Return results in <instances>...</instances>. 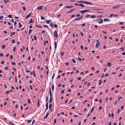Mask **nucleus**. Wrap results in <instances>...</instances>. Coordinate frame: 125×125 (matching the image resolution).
<instances>
[{
    "instance_id": "f257e3e1",
    "label": "nucleus",
    "mask_w": 125,
    "mask_h": 125,
    "mask_svg": "<svg viewBox=\"0 0 125 125\" xmlns=\"http://www.w3.org/2000/svg\"><path fill=\"white\" fill-rule=\"evenodd\" d=\"M96 42H97L96 44L95 47H96L97 48L100 45V42H99V41L98 40H96Z\"/></svg>"
},
{
    "instance_id": "f03ea898",
    "label": "nucleus",
    "mask_w": 125,
    "mask_h": 125,
    "mask_svg": "<svg viewBox=\"0 0 125 125\" xmlns=\"http://www.w3.org/2000/svg\"><path fill=\"white\" fill-rule=\"evenodd\" d=\"M97 22L99 23H101L103 22V21L102 19H99L97 20Z\"/></svg>"
},
{
    "instance_id": "7ed1b4c3",
    "label": "nucleus",
    "mask_w": 125,
    "mask_h": 125,
    "mask_svg": "<svg viewBox=\"0 0 125 125\" xmlns=\"http://www.w3.org/2000/svg\"><path fill=\"white\" fill-rule=\"evenodd\" d=\"M89 10H81L80 11V12H81V13L82 14H83L85 12H87V11H89Z\"/></svg>"
},
{
    "instance_id": "20e7f679",
    "label": "nucleus",
    "mask_w": 125,
    "mask_h": 125,
    "mask_svg": "<svg viewBox=\"0 0 125 125\" xmlns=\"http://www.w3.org/2000/svg\"><path fill=\"white\" fill-rule=\"evenodd\" d=\"M54 34L55 37L57 38V32L56 30L54 32Z\"/></svg>"
},
{
    "instance_id": "39448f33",
    "label": "nucleus",
    "mask_w": 125,
    "mask_h": 125,
    "mask_svg": "<svg viewBox=\"0 0 125 125\" xmlns=\"http://www.w3.org/2000/svg\"><path fill=\"white\" fill-rule=\"evenodd\" d=\"M49 94L50 96V97H52V94L51 88H50V89Z\"/></svg>"
},
{
    "instance_id": "423d86ee",
    "label": "nucleus",
    "mask_w": 125,
    "mask_h": 125,
    "mask_svg": "<svg viewBox=\"0 0 125 125\" xmlns=\"http://www.w3.org/2000/svg\"><path fill=\"white\" fill-rule=\"evenodd\" d=\"M83 3H86L87 4H90V5L91 4V3L90 2H89L87 1H83Z\"/></svg>"
},
{
    "instance_id": "0eeeda50",
    "label": "nucleus",
    "mask_w": 125,
    "mask_h": 125,
    "mask_svg": "<svg viewBox=\"0 0 125 125\" xmlns=\"http://www.w3.org/2000/svg\"><path fill=\"white\" fill-rule=\"evenodd\" d=\"M42 7H43L42 6H40L38 8V10H42Z\"/></svg>"
},
{
    "instance_id": "6e6552de",
    "label": "nucleus",
    "mask_w": 125,
    "mask_h": 125,
    "mask_svg": "<svg viewBox=\"0 0 125 125\" xmlns=\"http://www.w3.org/2000/svg\"><path fill=\"white\" fill-rule=\"evenodd\" d=\"M31 12L29 13L28 14V15L25 17V18L27 19L28 18L30 17L31 16Z\"/></svg>"
},
{
    "instance_id": "1a4fd4ad",
    "label": "nucleus",
    "mask_w": 125,
    "mask_h": 125,
    "mask_svg": "<svg viewBox=\"0 0 125 125\" xmlns=\"http://www.w3.org/2000/svg\"><path fill=\"white\" fill-rule=\"evenodd\" d=\"M104 21H109L110 20L109 19H107V18H104Z\"/></svg>"
},
{
    "instance_id": "9d476101",
    "label": "nucleus",
    "mask_w": 125,
    "mask_h": 125,
    "mask_svg": "<svg viewBox=\"0 0 125 125\" xmlns=\"http://www.w3.org/2000/svg\"><path fill=\"white\" fill-rule=\"evenodd\" d=\"M102 82V81L101 80H100L99 81V82L98 83V85H100Z\"/></svg>"
},
{
    "instance_id": "9b49d317",
    "label": "nucleus",
    "mask_w": 125,
    "mask_h": 125,
    "mask_svg": "<svg viewBox=\"0 0 125 125\" xmlns=\"http://www.w3.org/2000/svg\"><path fill=\"white\" fill-rule=\"evenodd\" d=\"M107 65L108 66L110 67L111 66L112 64L111 63H110L109 62H108L107 63Z\"/></svg>"
},
{
    "instance_id": "f8f14e48",
    "label": "nucleus",
    "mask_w": 125,
    "mask_h": 125,
    "mask_svg": "<svg viewBox=\"0 0 125 125\" xmlns=\"http://www.w3.org/2000/svg\"><path fill=\"white\" fill-rule=\"evenodd\" d=\"M74 10V9H73L70 11H68L67 12V13H71L72 12V11H73Z\"/></svg>"
},
{
    "instance_id": "ddd939ff",
    "label": "nucleus",
    "mask_w": 125,
    "mask_h": 125,
    "mask_svg": "<svg viewBox=\"0 0 125 125\" xmlns=\"http://www.w3.org/2000/svg\"><path fill=\"white\" fill-rule=\"evenodd\" d=\"M48 102H47L46 104V110H47L48 109Z\"/></svg>"
},
{
    "instance_id": "4468645a",
    "label": "nucleus",
    "mask_w": 125,
    "mask_h": 125,
    "mask_svg": "<svg viewBox=\"0 0 125 125\" xmlns=\"http://www.w3.org/2000/svg\"><path fill=\"white\" fill-rule=\"evenodd\" d=\"M120 7V6H116L115 7H113V8H119Z\"/></svg>"
},
{
    "instance_id": "2eb2a0df",
    "label": "nucleus",
    "mask_w": 125,
    "mask_h": 125,
    "mask_svg": "<svg viewBox=\"0 0 125 125\" xmlns=\"http://www.w3.org/2000/svg\"><path fill=\"white\" fill-rule=\"evenodd\" d=\"M52 105L51 104H49V109H50L52 107Z\"/></svg>"
},
{
    "instance_id": "dca6fc26",
    "label": "nucleus",
    "mask_w": 125,
    "mask_h": 125,
    "mask_svg": "<svg viewBox=\"0 0 125 125\" xmlns=\"http://www.w3.org/2000/svg\"><path fill=\"white\" fill-rule=\"evenodd\" d=\"M48 115H49V113H47L46 115V116H45L44 117V119H45L46 118H47L48 117Z\"/></svg>"
},
{
    "instance_id": "f3484780",
    "label": "nucleus",
    "mask_w": 125,
    "mask_h": 125,
    "mask_svg": "<svg viewBox=\"0 0 125 125\" xmlns=\"http://www.w3.org/2000/svg\"><path fill=\"white\" fill-rule=\"evenodd\" d=\"M54 44H55V49H56L57 47V45L56 42H54Z\"/></svg>"
},
{
    "instance_id": "a211bd4d",
    "label": "nucleus",
    "mask_w": 125,
    "mask_h": 125,
    "mask_svg": "<svg viewBox=\"0 0 125 125\" xmlns=\"http://www.w3.org/2000/svg\"><path fill=\"white\" fill-rule=\"evenodd\" d=\"M51 20H47L46 21V22L47 24H49L51 22Z\"/></svg>"
},
{
    "instance_id": "6ab92c4d",
    "label": "nucleus",
    "mask_w": 125,
    "mask_h": 125,
    "mask_svg": "<svg viewBox=\"0 0 125 125\" xmlns=\"http://www.w3.org/2000/svg\"><path fill=\"white\" fill-rule=\"evenodd\" d=\"M73 7V6H67L66 7V8H71Z\"/></svg>"
},
{
    "instance_id": "aec40b11",
    "label": "nucleus",
    "mask_w": 125,
    "mask_h": 125,
    "mask_svg": "<svg viewBox=\"0 0 125 125\" xmlns=\"http://www.w3.org/2000/svg\"><path fill=\"white\" fill-rule=\"evenodd\" d=\"M83 1H77V2L78 3H83Z\"/></svg>"
},
{
    "instance_id": "412c9836",
    "label": "nucleus",
    "mask_w": 125,
    "mask_h": 125,
    "mask_svg": "<svg viewBox=\"0 0 125 125\" xmlns=\"http://www.w3.org/2000/svg\"><path fill=\"white\" fill-rule=\"evenodd\" d=\"M33 21H32V19H31L29 22V23H33Z\"/></svg>"
},
{
    "instance_id": "4be33fe9",
    "label": "nucleus",
    "mask_w": 125,
    "mask_h": 125,
    "mask_svg": "<svg viewBox=\"0 0 125 125\" xmlns=\"http://www.w3.org/2000/svg\"><path fill=\"white\" fill-rule=\"evenodd\" d=\"M79 5L81 6L82 7H84V6L82 4H79Z\"/></svg>"
},
{
    "instance_id": "5701e85b",
    "label": "nucleus",
    "mask_w": 125,
    "mask_h": 125,
    "mask_svg": "<svg viewBox=\"0 0 125 125\" xmlns=\"http://www.w3.org/2000/svg\"><path fill=\"white\" fill-rule=\"evenodd\" d=\"M96 17V16L94 15H92L90 16L91 18H94Z\"/></svg>"
},
{
    "instance_id": "b1692460",
    "label": "nucleus",
    "mask_w": 125,
    "mask_h": 125,
    "mask_svg": "<svg viewBox=\"0 0 125 125\" xmlns=\"http://www.w3.org/2000/svg\"><path fill=\"white\" fill-rule=\"evenodd\" d=\"M52 101V97H50V99L49 101V103H51Z\"/></svg>"
},
{
    "instance_id": "393cba45",
    "label": "nucleus",
    "mask_w": 125,
    "mask_h": 125,
    "mask_svg": "<svg viewBox=\"0 0 125 125\" xmlns=\"http://www.w3.org/2000/svg\"><path fill=\"white\" fill-rule=\"evenodd\" d=\"M5 47L4 45H2V48L4 49L5 48Z\"/></svg>"
},
{
    "instance_id": "a878e982",
    "label": "nucleus",
    "mask_w": 125,
    "mask_h": 125,
    "mask_svg": "<svg viewBox=\"0 0 125 125\" xmlns=\"http://www.w3.org/2000/svg\"><path fill=\"white\" fill-rule=\"evenodd\" d=\"M19 28H20L22 26V25L21 24V23L20 22H19Z\"/></svg>"
},
{
    "instance_id": "bb28decb",
    "label": "nucleus",
    "mask_w": 125,
    "mask_h": 125,
    "mask_svg": "<svg viewBox=\"0 0 125 125\" xmlns=\"http://www.w3.org/2000/svg\"><path fill=\"white\" fill-rule=\"evenodd\" d=\"M120 49H121V50L122 51H124V49H125V47H124L123 48L122 47H121L120 48Z\"/></svg>"
},
{
    "instance_id": "cd10ccee",
    "label": "nucleus",
    "mask_w": 125,
    "mask_h": 125,
    "mask_svg": "<svg viewBox=\"0 0 125 125\" xmlns=\"http://www.w3.org/2000/svg\"><path fill=\"white\" fill-rule=\"evenodd\" d=\"M50 26L52 28H53V24L52 23H51L50 24Z\"/></svg>"
},
{
    "instance_id": "c85d7f7f",
    "label": "nucleus",
    "mask_w": 125,
    "mask_h": 125,
    "mask_svg": "<svg viewBox=\"0 0 125 125\" xmlns=\"http://www.w3.org/2000/svg\"><path fill=\"white\" fill-rule=\"evenodd\" d=\"M94 107L93 108H92V109H91V110L90 111L91 113L93 112V110L94 109Z\"/></svg>"
},
{
    "instance_id": "c756f323",
    "label": "nucleus",
    "mask_w": 125,
    "mask_h": 125,
    "mask_svg": "<svg viewBox=\"0 0 125 125\" xmlns=\"http://www.w3.org/2000/svg\"><path fill=\"white\" fill-rule=\"evenodd\" d=\"M39 100H38V103H37V105L38 106H39Z\"/></svg>"
},
{
    "instance_id": "7c9ffc66",
    "label": "nucleus",
    "mask_w": 125,
    "mask_h": 125,
    "mask_svg": "<svg viewBox=\"0 0 125 125\" xmlns=\"http://www.w3.org/2000/svg\"><path fill=\"white\" fill-rule=\"evenodd\" d=\"M80 19V17L79 18H77L75 19L74 20V21L75 20H79Z\"/></svg>"
},
{
    "instance_id": "2f4dec72",
    "label": "nucleus",
    "mask_w": 125,
    "mask_h": 125,
    "mask_svg": "<svg viewBox=\"0 0 125 125\" xmlns=\"http://www.w3.org/2000/svg\"><path fill=\"white\" fill-rule=\"evenodd\" d=\"M28 102L29 103V104H30L31 103V101L29 99H28Z\"/></svg>"
},
{
    "instance_id": "473e14b6",
    "label": "nucleus",
    "mask_w": 125,
    "mask_h": 125,
    "mask_svg": "<svg viewBox=\"0 0 125 125\" xmlns=\"http://www.w3.org/2000/svg\"><path fill=\"white\" fill-rule=\"evenodd\" d=\"M64 54V52H61V55H62L63 56Z\"/></svg>"
},
{
    "instance_id": "72a5a7b5",
    "label": "nucleus",
    "mask_w": 125,
    "mask_h": 125,
    "mask_svg": "<svg viewBox=\"0 0 125 125\" xmlns=\"http://www.w3.org/2000/svg\"><path fill=\"white\" fill-rule=\"evenodd\" d=\"M3 16H0V19L2 20L3 18Z\"/></svg>"
},
{
    "instance_id": "f704fd0d",
    "label": "nucleus",
    "mask_w": 125,
    "mask_h": 125,
    "mask_svg": "<svg viewBox=\"0 0 125 125\" xmlns=\"http://www.w3.org/2000/svg\"><path fill=\"white\" fill-rule=\"evenodd\" d=\"M8 17L9 18H11L12 17V15H9L8 16Z\"/></svg>"
},
{
    "instance_id": "c9c22d12",
    "label": "nucleus",
    "mask_w": 125,
    "mask_h": 125,
    "mask_svg": "<svg viewBox=\"0 0 125 125\" xmlns=\"http://www.w3.org/2000/svg\"><path fill=\"white\" fill-rule=\"evenodd\" d=\"M41 18L42 20H45V18L42 16H41Z\"/></svg>"
},
{
    "instance_id": "e433bc0d",
    "label": "nucleus",
    "mask_w": 125,
    "mask_h": 125,
    "mask_svg": "<svg viewBox=\"0 0 125 125\" xmlns=\"http://www.w3.org/2000/svg\"><path fill=\"white\" fill-rule=\"evenodd\" d=\"M72 61L74 63H76V62L74 59H72Z\"/></svg>"
},
{
    "instance_id": "4c0bfd02",
    "label": "nucleus",
    "mask_w": 125,
    "mask_h": 125,
    "mask_svg": "<svg viewBox=\"0 0 125 125\" xmlns=\"http://www.w3.org/2000/svg\"><path fill=\"white\" fill-rule=\"evenodd\" d=\"M43 27L44 28H47L48 27V26L46 25H43Z\"/></svg>"
},
{
    "instance_id": "58836bf2",
    "label": "nucleus",
    "mask_w": 125,
    "mask_h": 125,
    "mask_svg": "<svg viewBox=\"0 0 125 125\" xmlns=\"http://www.w3.org/2000/svg\"><path fill=\"white\" fill-rule=\"evenodd\" d=\"M54 89V86L53 85L52 86V90H53Z\"/></svg>"
},
{
    "instance_id": "ea45409f",
    "label": "nucleus",
    "mask_w": 125,
    "mask_h": 125,
    "mask_svg": "<svg viewBox=\"0 0 125 125\" xmlns=\"http://www.w3.org/2000/svg\"><path fill=\"white\" fill-rule=\"evenodd\" d=\"M32 31V30L31 29H30L29 30V35L30 34V33L31 31Z\"/></svg>"
},
{
    "instance_id": "a19ab883",
    "label": "nucleus",
    "mask_w": 125,
    "mask_h": 125,
    "mask_svg": "<svg viewBox=\"0 0 125 125\" xmlns=\"http://www.w3.org/2000/svg\"><path fill=\"white\" fill-rule=\"evenodd\" d=\"M10 93L9 91H6L5 92V93L6 94H9Z\"/></svg>"
},
{
    "instance_id": "79ce46f5",
    "label": "nucleus",
    "mask_w": 125,
    "mask_h": 125,
    "mask_svg": "<svg viewBox=\"0 0 125 125\" xmlns=\"http://www.w3.org/2000/svg\"><path fill=\"white\" fill-rule=\"evenodd\" d=\"M11 63L12 65H15L16 64V63L14 62H12Z\"/></svg>"
},
{
    "instance_id": "37998d69",
    "label": "nucleus",
    "mask_w": 125,
    "mask_h": 125,
    "mask_svg": "<svg viewBox=\"0 0 125 125\" xmlns=\"http://www.w3.org/2000/svg\"><path fill=\"white\" fill-rule=\"evenodd\" d=\"M34 72H35L34 71H33V75L34 77H35L36 75H35V74L34 73Z\"/></svg>"
},
{
    "instance_id": "c03bdc74",
    "label": "nucleus",
    "mask_w": 125,
    "mask_h": 125,
    "mask_svg": "<svg viewBox=\"0 0 125 125\" xmlns=\"http://www.w3.org/2000/svg\"><path fill=\"white\" fill-rule=\"evenodd\" d=\"M114 116V114L113 113H112L111 115V116L112 118H113Z\"/></svg>"
},
{
    "instance_id": "a18cd8bd",
    "label": "nucleus",
    "mask_w": 125,
    "mask_h": 125,
    "mask_svg": "<svg viewBox=\"0 0 125 125\" xmlns=\"http://www.w3.org/2000/svg\"><path fill=\"white\" fill-rule=\"evenodd\" d=\"M78 59L80 61H82V60L81 59V58H79V57L78 58Z\"/></svg>"
},
{
    "instance_id": "49530a36",
    "label": "nucleus",
    "mask_w": 125,
    "mask_h": 125,
    "mask_svg": "<svg viewBox=\"0 0 125 125\" xmlns=\"http://www.w3.org/2000/svg\"><path fill=\"white\" fill-rule=\"evenodd\" d=\"M53 26L55 27H58L57 25L56 24H54L53 25Z\"/></svg>"
},
{
    "instance_id": "de8ad7c7",
    "label": "nucleus",
    "mask_w": 125,
    "mask_h": 125,
    "mask_svg": "<svg viewBox=\"0 0 125 125\" xmlns=\"http://www.w3.org/2000/svg\"><path fill=\"white\" fill-rule=\"evenodd\" d=\"M3 54L2 53H0V56H3Z\"/></svg>"
},
{
    "instance_id": "09e8293b",
    "label": "nucleus",
    "mask_w": 125,
    "mask_h": 125,
    "mask_svg": "<svg viewBox=\"0 0 125 125\" xmlns=\"http://www.w3.org/2000/svg\"><path fill=\"white\" fill-rule=\"evenodd\" d=\"M26 72L27 73H29L30 72V70L28 71L27 69H26Z\"/></svg>"
},
{
    "instance_id": "8fccbe9b",
    "label": "nucleus",
    "mask_w": 125,
    "mask_h": 125,
    "mask_svg": "<svg viewBox=\"0 0 125 125\" xmlns=\"http://www.w3.org/2000/svg\"><path fill=\"white\" fill-rule=\"evenodd\" d=\"M90 16V15L88 14L86 16V18H88V17H89Z\"/></svg>"
},
{
    "instance_id": "3c124183",
    "label": "nucleus",
    "mask_w": 125,
    "mask_h": 125,
    "mask_svg": "<svg viewBox=\"0 0 125 125\" xmlns=\"http://www.w3.org/2000/svg\"><path fill=\"white\" fill-rule=\"evenodd\" d=\"M9 122L12 125H15L14 124L12 123L10 121H9Z\"/></svg>"
},
{
    "instance_id": "603ef678",
    "label": "nucleus",
    "mask_w": 125,
    "mask_h": 125,
    "mask_svg": "<svg viewBox=\"0 0 125 125\" xmlns=\"http://www.w3.org/2000/svg\"><path fill=\"white\" fill-rule=\"evenodd\" d=\"M15 42V40L14 39H13L12 41V43H14Z\"/></svg>"
},
{
    "instance_id": "864d4df0",
    "label": "nucleus",
    "mask_w": 125,
    "mask_h": 125,
    "mask_svg": "<svg viewBox=\"0 0 125 125\" xmlns=\"http://www.w3.org/2000/svg\"><path fill=\"white\" fill-rule=\"evenodd\" d=\"M10 58L11 59H12L13 58V56L12 55H10Z\"/></svg>"
},
{
    "instance_id": "5fc2aeb1",
    "label": "nucleus",
    "mask_w": 125,
    "mask_h": 125,
    "mask_svg": "<svg viewBox=\"0 0 125 125\" xmlns=\"http://www.w3.org/2000/svg\"><path fill=\"white\" fill-rule=\"evenodd\" d=\"M31 121V120H28L27 121V122L28 123H30Z\"/></svg>"
},
{
    "instance_id": "6e6d98bb",
    "label": "nucleus",
    "mask_w": 125,
    "mask_h": 125,
    "mask_svg": "<svg viewBox=\"0 0 125 125\" xmlns=\"http://www.w3.org/2000/svg\"><path fill=\"white\" fill-rule=\"evenodd\" d=\"M34 37V40H36L37 39H36V37L35 36H33Z\"/></svg>"
},
{
    "instance_id": "4d7b16f0",
    "label": "nucleus",
    "mask_w": 125,
    "mask_h": 125,
    "mask_svg": "<svg viewBox=\"0 0 125 125\" xmlns=\"http://www.w3.org/2000/svg\"><path fill=\"white\" fill-rule=\"evenodd\" d=\"M114 15V14H111L110 15V17H112L113 15Z\"/></svg>"
},
{
    "instance_id": "13d9d810",
    "label": "nucleus",
    "mask_w": 125,
    "mask_h": 125,
    "mask_svg": "<svg viewBox=\"0 0 125 125\" xmlns=\"http://www.w3.org/2000/svg\"><path fill=\"white\" fill-rule=\"evenodd\" d=\"M80 16V15L79 14H77L76 15V16L77 17H79Z\"/></svg>"
},
{
    "instance_id": "bf43d9fd",
    "label": "nucleus",
    "mask_w": 125,
    "mask_h": 125,
    "mask_svg": "<svg viewBox=\"0 0 125 125\" xmlns=\"http://www.w3.org/2000/svg\"><path fill=\"white\" fill-rule=\"evenodd\" d=\"M35 120L34 119L33 120V121L32 122V125H33V124H34V122H35Z\"/></svg>"
},
{
    "instance_id": "052dcab7",
    "label": "nucleus",
    "mask_w": 125,
    "mask_h": 125,
    "mask_svg": "<svg viewBox=\"0 0 125 125\" xmlns=\"http://www.w3.org/2000/svg\"><path fill=\"white\" fill-rule=\"evenodd\" d=\"M120 42L121 43H122L123 42V40L122 38H121L120 39Z\"/></svg>"
},
{
    "instance_id": "680f3d73",
    "label": "nucleus",
    "mask_w": 125,
    "mask_h": 125,
    "mask_svg": "<svg viewBox=\"0 0 125 125\" xmlns=\"http://www.w3.org/2000/svg\"><path fill=\"white\" fill-rule=\"evenodd\" d=\"M16 47H14V48H13V51H15V49H16Z\"/></svg>"
},
{
    "instance_id": "e2e57ef3",
    "label": "nucleus",
    "mask_w": 125,
    "mask_h": 125,
    "mask_svg": "<svg viewBox=\"0 0 125 125\" xmlns=\"http://www.w3.org/2000/svg\"><path fill=\"white\" fill-rule=\"evenodd\" d=\"M104 74L103 73L102 75L101 76V78H103L104 77Z\"/></svg>"
},
{
    "instance_id": "0e129e2a",
    "label": "nucleus",
    "mask_w": 125,
    "mask_h": 125,
    "mask_svg": "<svg viewBox=\"0 0 125 125\" xmlns=\"http://www.w3.org/2000/svg\"><path fill=\"white\" fill-rule=\"evenodd\" d=\"M102 106H101V107H100L99 108V110H101V109H102Z\"/></svg>"
},
{
    "instance_id": "69168bd1",
    "label": "nucleus",
    "mask_w": 125,
    "mask_h": 125,
    "mask_svg": "<svg viewBox=\"0 0 125 125\" xmlns=\"http://www.w3.org/2000/svg\"><path fill=\"white\" fill-rule=\"evenodd\" d=\"M65 64L67 66L68 65L69 63L68 62H66L65 63Z\"/></svg>"
},
{
    "instance_id": "338daca9",
    "label": "nucleus",
    "mask_w": 125,
    "mask_h": 125,
    "mask_svg": "<svg viewBox=\"0 0 125 125\" xmlns=\"http://www.w3.org/2000/svg\"><path fill=\"white\" fill-rule=\"evenodd\" d=\"M122 54L123 55H125V52H124L122 53Z\"/></svg>"
},
{
    "instance_id": "774afa93",
    "label": "nucleus",
    "mask_w": 125,
    "mask_h": 125,
    "mask_svg": "<svg viewBox=\"0 0 125 125\" xmlns=\"http://www.w3.org/2000/svg\"><path fill=\"white\" fill-rule=\"evenodd\" d=\"M94 27H95V28H97L98 27L96 25H94Z\"/></svg>"
}]
</instances>
